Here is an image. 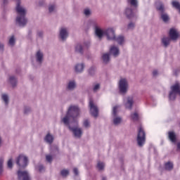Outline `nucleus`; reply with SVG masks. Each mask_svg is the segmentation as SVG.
I'll list each match as a JSON object with an SVG mask.
<instances>
[{
    "label": "nucleus",
    "mask_w": 180,
    "mask_h": 180,
    "mask_svg": "<svg viewBox=\"0 0 180 180\" xmlns=\"http://www.w3.org/2000/svg\"><path fill=\"white\" fill-rule=\"evenodd\" d=\"M168 137L170 141L172 143H176V134H175V132L170 131L168 133Z\"/></svg>",
    "instance_id": "5701e85b"
},
{
    "label": "nucleus",
    "mask_w": 180,
    "mask_h": 180,
    "mask_svg": "<svg viewBox=\"0 0 180 180\" xmlns=\"http://www.w3.org/2000/svg\"><path fill=\"white\" fill-rule=\"evenodd\" d=\"M115 41H117V43L120 46H123L124 43H126V39H124V37L123 35H120L118 37L115 36V39H114Z\"/></svg>",
    "instance_id": "aec40b11"
},
{
    "label": "nucleus",
    "mask_w": 180,
    "mask_h": 180,
    "mask_svg": "<svg viewBox=\"0 0 180 180\" xmlns=\"http://www.w3.org/2000/svg\"><path fill=\"white\" fill-rule=\"evenodd\" d=\"M36 169H37V171H39V172H44V166L42 165H39L36 167Z\"/></svg>",
    "instance_id": "a19ab883"
},
{
    "label": "nucleus",
    "mask_w": 180,
    "mask_h": 180,
    "mask_svg": "<svg viewBox=\"0 0 180 180\" xmlns=\"http://www.w3.org/2000/svg\"><path fill=\"white\" fill-rule=\"evenodd\" d=\"M35 61L36 65L33 63L34 65H41L43 64V61H44V54L41 52V51H37L35 53Z\"/></svg>",
    "instance_id": "ddd939ff"
},
{
    "label": "nucleus",
    "mask_w": 180,
    "mask_h": 180,
    "mask_svg": "<svg viewBox=\"0 0 180 180\" xmlns=\"http://www.w3.org/2000/svg\"><path fill=\"white\" fill-rule=\"evenodd\" d=\"M30 112H32V109H30V107H25L24 109V113L25 115H27V113H30Z\"/></svg>",
    "instance_id": "a18cd8bd"
},
{
    "label": "nucleus",
    "mask_w": 180,
    "mask_h": 180,
    "mask_svg": "<svg viewBox=\"0 0 180 180\" xmlns=\"http://www.w3.org/2000/svg\"><path fill=\"white\" fill-rule=\"evenodd\" d=\"M73 172H74L75 175H76V176L79 174V172H78V169L77 167H75L73 169Z\"/></svg>",
    "instance_id": "8fccbe9b"
},
{
    "label": "nucleus",
    "mask_w": 180,
    "mask_h": 180,
    "mask_svg": "<svg viewBox=\"0 0 180 180\" xmlns=\"http://www.w3.org/2000/svg\"><path fill=\"white\" fill-rule=\"evenodd\" d=\"M15 43H16V39L15 38V36L13 35L9 38L8 44L9 46H11V47H13L15 46Z\"/></svg>",
    "instance_id": "7c9ffc66"
},
{
    "label": "nucleus",
    "mask_w": 180,
    "mask_h": 180,
    "mask_svg": "<svg viewBox=\"0 0 180 180\" xmlns=\"http://www.w3.org/2000/svg\"><path fill=\"white\" fill-rule=\"evenodd\" d=\"M66 126H68V127L69 128L70 131H72L73 136H75L76 139H81V137L82 136V129L78 127V124L75 125V124L72 123L69 124Z\"/></svg>",
    "instance_id": "6e6552de"
},
{
    "label": "nucleus",
    "mask_w": 180,
    "mask_h": 180,
    "mask_svg": "<svg viewBox=\"0 0 180 180\" xmlns=\"http://www.w3.org/2000/svg\"><path fill=\"white\" fill-rule=\"evenodd\" d=\"M75 86H77L75 80L69 81V82L68 84V89H69V91H72V90L75 89Z\"/></svg>",
    "instance_id": "393cba45"
},
{
    "label": "nucleus",
    "mask_w": 180,
    "mask_h": 180,
    "mask_svg": "<svg viewBox=\"0 0 180 180\" xmlns=\"http://www.w3.org/2000/svg\"><path fill=\"white\" fill-rule=\"evenodd\" d=\"M158 75V70H155L153 71V77H156V75Z\"/></svg>",
    "instance_id": "603ef678"
},
{
    "label": "nucleus",
    "mask_w": 180,
    "mask_h": 180,
    "mask_svg": "<svg viewBox=\"0 0 180 180\" xmlns=\"http://www.w3.org/2000/svg\"><path fill=\"white\" fill-rule=\"evenodd\" d=\"M123 103L126 109L131 110L133 108V103H134V100L133 99V96H128L124 98Z\"/></svg>",
    "instance_id": "2eb2a0df"
},
{
    "label": "nucleus",
    "mask_w": 180,
    "mask_h": 180,
    "mask_svg": "<svg viewBox=\"0 0 180 180\" xmlns=\"http://www.w3.org/2000/svg\"><path fill=\"white\" fill-rule=\"evenodd\" d=\"M46 160L48 162H51L53 161V155H46Z\"/></svg>",
    "instance_id": "c03bdc74"
},
{
    "label": "nucleus",
    "mask_w": 180,
    "mask_h": 180,
    "mask_svg": "<svg viewBox=\"0 0 180 180\" xmlns=\"http://www.w3.org/2000/svg\"><path fill=\"white\" fill-rule=\"evenodd\" d=\"M101 89V84L98 83H96L93 85V91L94 92H98Z\"/></svg>",
    "instance_id": "f704fd0d"
},
{
    "label": "nucleus",
    "mask_w": 180,
    "mask_h": 180,
    "mask_svg": "<svg viewBox=\"0 0 180 180\" xmlns=\"http://www.w3.org/2000/svg\"><path fill=\"white\" fill-rule=\"evenodd\" d=\"M128 29H129V30L134 29V23L130 22V23L128 25Z\"/></svg>",
    "instance_id": "de8ad7c7"
},
{
    "label": "nucleus",
    "mask_w": 180,
    "mask_h": 180,
    "mask_svg": "<svg viewBox=\"0 0 180 180\" xmlns=\"http://www.w3.org/2000/svg\"><path fill=\"white\" fill-rule=\"evenodd\" d=\"M103 61L105 64H108L109 61L110 60V54L109 53H104L102 56Z\"/></svg>",
    "instance_id": "cd10ccee"
},
{
    "label": "nucleus",
    "mask_w": 180,
    "mask_h": 180,
    "mask_svg": "<svg viewBox=\"0 0 180 180\" xmlns=\"http://www.w3.org/2000/svg\"><path fill=\"white\" fill-rule=\"evenodd\" d=\"M44 5V1H39L38 3L39 6H43Z\"/></svg>",
    "instance_id": "3c124183"
},
{
    "label": "nucleus",
    "mask_w": 180,
    "mask_h": 180,
    "mask_svg": "<svg viewBox=\"0 0 180 180\" xmlns=\"http://www.w3.org/2000/svg\"><path fill=\"white\" fill-rule=\"evenodd\" d=\"M1 99L4 101L5 105H8L9 103V96L8 94L4 93L1 94Z\"/></svg>",
    "instance_id": "c85d7f7f"
},
{
    "label": "nucleus",
    "mask_w": 180,
    "mask_h": 180,
    "mask_svg": "<svg viewBox=\"0 0 180 180\" xmlns=\"http://www.w3.org/2000/svg\"><path fill=\"white\" fill-rule=\"evenodd\" d=\"M29 159L25 154H20L16 158V164L20 168H25V167H27Z\"/></svg>",
    "instance_id": "9d476101"
},
{
    "label": "nucleus",
    "mask_w": 180,
    "mask_h": 180,
    "mask_svg": "<svg viewBox=\"0 0 180 180\" xmlns=\"http://www.w3.org/2000/svg\"><path fill=\"white\" fill-rule=\"evenodd\" d=\"M7 165H8V168H10V169H12V167H13L12 158L8 160Z\"/></svg>",
    "instance_id": "37998d69"
},
{
    "label": "nucleus",
    "mask_w": 180,
    "mask_h": 180,
    "mask_svg": "<svg viewBox=\"0 0 180 180\" xmlns=\"http://www.w3.org/2000/svg\"><path fill=\"white\" fill-rule=\"evenodd\" d=\"M103 180H106V177H103Z\"/></svg>",
    "instance_id": "6e6d98bb"
},
{
    "label": "nucleus",
    "mask_w": 180,
    "mask_h": 180,
    "mask_svg": "<svg viewBox=\"0 0 180 180\" xmlns=\"http://www.w3.org/2000/svg\"><path fill=\"white\" fill-rule=\"evenodd\" d=\"M18 179L20 180H30V175L27 171H20L18 172Z\"/></svg>",
    "instance_id": "f3484780"
},
{
    "label": "nucleus",
    "mask_w": 180,
    "mask_h": 180,
    "mask_svg": "<svg viewBox=\"0 0 180 180\" xmlns=\"http://www.w3.org/2000/svg\"><path fill=\"white\" fill-rule=\"evenodd\" d=\"M125 15L127 17L130 18H133V16H134V13L133 12V10H131V8H127L125 10Z\"/></svg>",
    "instance_id": "a878e982"
},
{
    "label": "nucleus",
    "mask_w": 180,
    "mask_h": 180,
    "mask_svg": "<svg viewBox=\"0 0 180 180\" xmlns=\"http://www.w3.org/2000/svg\"><path fill=\"white\" fill-rule=\"evenodd\" d=\"M120 105H115L112 108V123L114 126H120L123 122V118L117 116V110Z\"/></svg>",
    "instance_id": "39448f33"
},
{
    "label": "nucleus",
    "mask_w": 180,
    "mask_h": 180,
    "mask_svg": "<svg viewBox=\"0 0 180 180\" xmlns=\"http://www.w3.org/2000/svg\"><path fill=\"white\" fill-rule=\"evenodd\" d=\"M4 47L5 46L4 45V43L0 42V53H3Z\"/></svg>",
    "instance_id": "49530a36"
},
{
    "label": "nucleus",
    "mask_w": 180,
    "mask_h": 180,
    "mask_svg": "<svg viewBox=\"0 0 180 180\" xmlns=\"http://www.w3.org/2000/svg\"><path fill=\"white\" fill-rule=\"evenodd\" d=\"M105 36L107 40L114 41L116 39V33L114 27H110L105 30Z\"/></svg>",
    "instance_id": "9b49d317"
},
{
    "label": "nucleus",
    "mask_w": 180,
    "mask_h": 180,
    "mask_svg": "<svg viewBox=\"0 0 180 180\" xmlns=\"http://www.w3.org/2000/svg\"><path fill=\"white\" fill-rule=\"evenodd\" d=\"M8 82H9L12 86H16V85H18V78L14 75H11L8 77Z\"/></svg>",
    "instance_id": "412c9836"
},
{
    "label": "nucleus",
    "mask_w": 180,
    "mask_h": 180,
    "mask_svg": "<svg viewBox=\"0 0 180 180\" xmlns=\"http://www.w3.org/2000/svg\"><path fill=\"white\" fill-rule=\"evenodd\" d=\"M155 6L157 11H159V12L162 13L161 19L163 20V22H165V23H167V22L169 20V15H168L167 13H164L165 12V6L164 5V3H162V1H156Z\"/></svg>",
    "instance_id": "20e7f679"
},
{
    "label": "nucleus",
    "mask_w": 180,
    "mask_h": 180,
    "mask_svg": "<svg viewBox=\"0 0 180 180\" xmlns=\"http://www.w3.org/2000/svg\"><path fill=\"white\" fill-rule=\"evenodd\" d=\"M161 41L164 47H167L169 46V44L171 43V39L169 37H164L162 39Z\"/></svg>",
    "instance_id": "b1692460"
},
{
    "label": "nucleus",
    "mask_w": 180,
    "mask_h": 180,
    "mask_svg": "<svg viewBox=\"0 0 180 180\" xmlns=\"http://www.w3.org/2000/svg\"><path fill=\"white\" fill-rule=\"evenodd\" d=\"M75 52L79 53L80 54H82V53H84V48H82V45H81V44H77L76 45Z\"/></svg>",
    "instance_id": "c756f323"
},
{
    "label": "nucleus",
    "mask_w": 180,
    "mask_h": 180,
    "mask_svg": "<svg viewBox=\"0 0 180 180\" xmlns=\"http://www.w3.org/2000/svg\"><path fill=\"white\" fill-rule=\"evenodd\" d=\"M165 169H166V171H172V169H174V163L171 162H167L165 164Z\"/></svg>",
    "instance_id": "bb28decb"
},
{
    "label": "nucleus",
    "mask_w": 180,
    "mask_h": 180,
    "mask_svg": "<svg viewBox=\"0 0 180 180\" xmlns=\"http://www.w3.org/2000/svg\"><path fill=\"white\" fill-rule=\"evenodd\" d=\"M60 175L63 177L65 178L66 176H68L70 175V170L67 169H63L60 171Z\"/></svg>",
    "instance_id": "2f4dec72"
},
{
    "label": "nucleus",
    "mask_w": 180,
    "mask_h": 180,
    "mask_svg": "<svg viewBox=\"0 0 180 180\" xmlns=\"http://www.w3.org/2000/svg\"><path fill=\"white\" fill-rule=\"evenodd\" d=\"M131 119L134 120V122H137L139 120V112H135L131 114Z\"/></svg>",
    "instance_id": "473e14b6"
},
{
    "label": "nucleus",
    "mask_w": 180,
    "mask_h": 180,
    "mask_svg": "<svg viewBox=\"0 0 180 180\" xmlns=\"http://www.w3.org/2000/svg\"><path fill=\"white\" fill-rule=\"evenodd\" d=\"M49 11L50 13H51L52 12H54V11H56V5L51 4L49 6Z\"/></svg>",
    "instance_id": "79ce46f5"
},
{
    "label": "nucleus",
    "mask_w": 180,
    "mask_h": 180,
    "mask_svg": "<svg viewBox=\"0 0 180 180\" xmlns=\"http://www.w3.org/2000/svg\"><path fill=\"white\" fill-rule=\"evenodd\" d=\"M89 106L90 108L91 115H92L94 116V117H98L99 111L98 110V107L96 106V105H95V103H94V101H92V100L89 101Z\"/></svg>",
    "instance_id": "4468645a"
},
{
    "label": "nucleus",
    "mask_w": 180,
    "mask_h": 180,
    "mask_svg": "<svg viewBox=\"0 0 180 180\" xmlns=\"http://www.w3.org/2000/svg\"><path fill=\"white\" fill-rule=\"evenodd\" d=\"M44 140L48 144H52L53 141H54V136L49 133L45 136Z\"/></svg>",
    "instance_id": "4be33fe9"
},
{
    "label": "nucleus",
    "mask_w": 180,
    "mask_h": 180,
    "mask_svg": "<svg viewBox=\"0 0 180 180\" xmlns=\"http://www.w3.org/2000/svg\"><path fill=\"white\" fill-rule=\"evenodd\" d=\"M118 89L120 94L122 95H126V94H127V91H129V82H127V79L124 78L120 79Z\"/></svg>",
    "instance_id": "423d86ee"
},
{
    "label": "nucleus",
    "mask_w": 180,
    "mask_h": 180,
    "mask_svg": "<svg viewBox=\"0 0 180 180\" xmlns=\"http://www.w3.org/2000/svg\"><path fill=\"white\" fill-rule=\"evenodd\" d=\"M96 72V68L95 66H92L89 69V74H90V75H95Z\"/></svg>",
    "instance_id": "c9c22d12"
},
{
    "label": "nucleus",
    "mask_w": 180,
    "mask_h": 180,
    "mask_svg": "<svg viewBox=\"0 0 180 180\" xmlns=\"http://www.w3.org/2000/svg\"><path fill=\"white\" fill-rule=\"evenodd\" d=\"M97 168L100 171H102V169H103V168H105V163H103V162H98L97 164Z\"/></svg>",
    "instance_id": "e433bc0d"
},
{
    "label": "nucleus",
    "mask_w": 180,
    "mask_h": 180,
    "mask_svg": "<svg viewBox=\"0 0 180 180\" xmlns=\"http://www.w3.org/2000/svg\"><path fill=\"white\" fill-rule=\"evenodd\" d=\"M4 172V158H0V174Z\"/></svg>",
    "instance_id": "ea45409f"
},
{
    "label": "nucleus",
    "mask_w": 180,
    "mask_h": 180,
    "mask_svg": "<svg viewBox=\"0 0 180 180\" xmlns=\"http://www.w3.org/2000/svg\"><path fill=\"white\" fill-rule=\"evenodd\" d=\"M84 47H89V46H91V41H87L84 42Z\"/></svg>",
    "instance_id": "09e8293b"
},
{
    "label": "nucleus",
    "mask_w": 180,
    "mask_h": 180,
    "mask_svg": "<svg viewBox=\"0 0 180 180\" xmlns=\"http://www.w3.org/2000/svg\"><path fill=\"white\" fill-rule=\"evenodd\" d=\"M84 15H85L87 18L92 15V10L89 8H86L84 9Z\"/></svg>",
    "instance_id": "72a5a7b5"
},
{
    "label": "nucleus",
    "mask_w": 180,
    "mask_h": 180,
    "mask_svg": "<svg viewBox=\"0 0 180 180\" xmlns=\"http://www.w3.org/2000/svg\"><path fill=\"white\" fill-rule=\"evenodd\" d=\"M15 10L17 12V25L20 27L26 26V23H27V19L26 18V8L20 5V1L16 3Z\"/></svg>",
    "instance_id": "f03ea898"
},
{
    "label": "nucleus",
    "mask_w": 180,
    "mask_h": 180,
    "mask_svg": "<svg viewBox=\"0 0 180 180\" xmlns=\"http://www.w3.org/2000/svg\"><path fill=\"white\" fill-rule=\"evenodd\" d=\"M128 3H129L131 6H134L136 8L137 6L138 1L137 0H128Z\"/></svg>",
    "instance_id": "58836bf2"
},
{
    "label": "nucleus",
    "mask_w": 180,
    "mask_h": 180,
    "mask_svg": "<svg viewBox=\"0 0 180 180\" xmlns=\"http://www.w3.org/2000/svg\"><path fill=\"white\" fill-rule=\"evenodd\" d=\"M37 36H39V37H41V36H43V32H41V31L38 32Z\"/></svg>",
    "instance_id": "864d4df0"
},
{
    "label": "nucleus",
    "mask_w": 180,
    "mask_h": 180,
    "mask_svg": "<svg viewBox=\"0 0 180 180\" xmlns=\"http://www.w3.org/2000/svg\"><path fill=\"white\" fill-rule=\"evenodd\" d=\"M110 53L114 56V57H117L120 54V50L119 46L115 45H112L110 49Z\"/></svg>",
    "instance_id": "6ab92c4d"
},
{
    "label": "nucleus",
    "mask_w": 180,
    "mask_h": 180,
    "mask_svg": "<svg viewBox=\"0 0 180 180\" xmlns=\"http://www.w3.org/2000/svg\"><path fill=\"white\" fill-rule=\"evenodd\" d=\"M81 115V109L77 105H70L66 112V115L64 117H61V122L63 124L68 125L74 123L75 126L78 124V117Z\"/></svg>",
    "instance_id": "f257e3e1"
},
{
    "label": "nucleus",
    "mask_w": 180,
    "mask_h": 180,
    "mask_svg": "<svg viewBox=\"0 0 180 180\" xmlns=\"http://www.w3.org/2000/svg\"><path fill=\"white\" fill-rule=\"evenodd\" d=\"M84 70H85V63H77L75 65V71L77 74H82L84 72Z\"/></svg>",
    "instance_id": "a211bd4d"
},
{
    "label": "nucleus",
    "mask_w": 180,
    "mask_h": 180,
    "mask_svg": "<svg viewBox=\"0 0 180 180\" xmlns=\"http://www.w3.org/2000/svg\"><path fill=\"white\" fill-rule=\"evenodd\" d=\"M68 36H70L68 28L62 27L59 30V39H60L62 41H65V40L68 39Z\"/></svg>",
    "instance_id": "f8f14e48"
},
{
    "label": "nucleus",
    "mask_w": 180,
    "mask_h": 180,
    "mask_svg": "<svg viewBox=\"0 0 180 180\" xmlns=\"http://www.w3.org/2000/svg\"><path fill=\"white\" fill-rule=\"evenodd\" d=\"M89 25L94 29L95 34L100 40L105 36V30L101 28V27H99V24L96 21L94 20H89Z\"/></svg>",
    "instance_id": "7ed1b4c3"
},
{
    "label": "nucleus",
    "mask_w": 180,
    "mask_h": 180,
    "mask_svg": "<svg viewBox=\"0 0 180 180\" xmlns=\"http://www.w3.org/2000/svg\"><path fill=\"white\" fill-rule=\"evenodd\" d=\"M170 40H176L179 37V32L176 28H171L169 32Z\"/></svg>",
    "instance_id": "dca6fc26"
},
{
    "label": "nucleus",
    "mask_w": 180,
    "mask_h": 180,
    "mask_svg": "<svg viewBox=\"0 0 180 180\" xmlns=\"http://www.w3.org/2000/svg\"><path fill=\"white\" fill-rule=\"evenodd\" d=\"M137 143L139 147H142L146 143V131L141 125L138 128Z\"/></svg>",
    "instance_id": "1a4fd4ad"
},
{
    "label": "nucleus",
    "mask_w": 180,
    "mask_h": 180,
    "mask_svg": "<svg viewBox=\"0 0 180 180\" xmlns=\"http://www.w3.org/2000/svg\"><path fill=\"white\" fill-rule=\"evenodd\" d=\"M83 126H84V127H86V129H88V128L91 127V122H89V120H84V121L83 122Z\"/></svg>",
    "instance_id": "4c0bfd02"
},
{
    "label": "nucleus",
    "mask_w": 180,
    "mask_h": 180,
    "mask_svg": "<svg viewBox=\"0 0 180 180\" xmlns=\"http://www.w3.org/2000/svg\"><path fill=\"white\" fill-rule=\"evenodd\" d=\"M171 91L169 93V101H174L176 95L180 96V85L179 83H176L170 87Z\"/></svg>",
    "instance_id": "0eeeda50"
},
{
    "label": "nucleus",
    "mask_w": 180,
    "mask_h": 180,
    "mask_svg": "<svg viewBox=\"0 0 180 180\" xmlns=\"http://www.w3.org/2000/svg\"><path fill=\"white\" fill-rule=\"evenodd\" d=\"M4 4H7L8 3V0H3Z\"/></svg>",
    "instance_id": "5fc2aeb1"
}]
</instances>
